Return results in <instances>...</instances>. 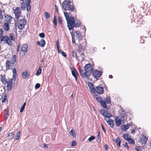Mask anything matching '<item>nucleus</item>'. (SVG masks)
Instances as JSON below:
<instances>
[{
	"instance_id": "nucleus-59",
	"label": "nucleus",
	"mask_w": 151,
	"mask_h": 151,
	"mask_svg": "<svg viewBox=\"0 0 151 151\" xmlns=\"http://www.w3.org/2000/svg\"><path fill=\"white\" fill-rule=\"evenodd\" d=\"M135 129H133L131 130V133L133 134H134L136 131Z\"/></svg>"
},
{
	"instance_id": "nucleus-2",
	"label": "nucleus",
	"mask_w": 151,
	"mask_h": 151,
	"mask_svg": "<svg viewBox=\"0 0 151 151\" xmlns=\"http://www.w3.org/2000/svg\"><path fill=\"white\" fill-rule=\"evenodd\" d=\"M63 13L67 21V27L68 29L70 30H72V31L74 32L73 28L74 27L75 22L74 18L71 16L72 15H70V13H68L67 12H64Z\"/></svg>"
},
{
	"instance_id": "nucleus-31",
	"label": "nucleus",
	"mask_w": 151,
	"mask_h": 151,
	"mask_svg": "<svg viewBox=\"0 0 151 151\" xmlns=\"http://www.w3.org/2000/svg\"><path fill=\"white\" fill-rule=\"evenodd\" d=\"M107 104H110L111 102V99L109 96H107L106 99H104Z\"/></svg>"
},
{
	"instance_id": "nucleus-53",
	"label": "nucleus",
	"mask_w": 151,
	"mask_h": 151,
	"mask_svg": "<svg viewBox=\"0 0 151 151\" xmlns=\"http://www.w3.org/2000/svg\"><path fill=\"white\" fill-rule=\"evenodd\" d=\"M76 142L75 140H74L72 141L71 145L73 146H74L76 145Z\"/></svg>"
},
{
	"instance_id": "nucleus-33",
	"label": "nucleus",
	"mask_w": 151,
	"mask_h": 151,
	"mask_svg": "<svg viewBox=\"0 0 151 151\" xmlns=\"http://www.w3.org/2000/svg\"><path fill=\"white\" fill-rule=\"evenodd\" d=\"M70 135L74 137H76V134H75V131L74 130L72 129L70 131Z\"/></svg>"
},
{
	"instance_id": "nucleus-4",
	"label": "nucleus",
	"mask_w": 151,
	"mask_h": 151,
	"mask_svg": "<svg viewBox=\"0 0 151 151\" xmlns=\"http://www.w3.org/2000/svg\"><path fill=\"white\" fill-rule=\"evenodd\" d=\"M16 62V56L14 55L13 56L11 60H7L5 64L6 70L12 69Z\"/></svg>"
},
{
	"instance_id": "nucleus-50",
	"label": "nucleus",
	"mask_w": 151,
	"mask_h": 151,
	"mask_svg": "<svg viewBox=\"0 0 151 151\" xmlns=\"http://www.w3.org/2000/svg\"><path fill=\"white\" fill-rule=\"evenodd\" d=\"M27 11L29 10L30 11L31 6L30 5V4H27Z\"/></svg>"
},
{
	"instance_id": "nucleus-36",
	"label": "nucleus",
	"mask_w": 151,
	"mask_h": 151,
	"mask_svg": "<svg viewBox=\"0 0 151 151\" xmlns=\"http://www.w3.org/2000/svg\"><path fill=\"white\" fill-rule=\"evenodd\" d=\"M20 131H19L17 132L16 135L15 136V140H17L19 138L20 135Z\"/></svg>"
},
{
	"instance_id": "nucleus-22",
	"label": "nucleus",
	"mask_w": 151,
	"mask_h": 151,
	"mask_svg": "<svg viewBox=\"0 0 151 151\" xmlns=\"http://www.w3.org/2000/svg\"><path fill=\"white\" fill-rule=\"evenodd\" d=\"M105 121L111 128H113V127L114 122L112 119H109L107 120H105Z\"/></svg>"
},
{
	"instance_id": "nucleus-52",
	"label": "nucleus",
	"mask_w": 151,
	"mask_h": 151,
	"mask_svg": "<svg viewBox=\"0 0 151 151\" xmlns=\"http://www.w3.org/2000/svg\"><path fill=\"white\" fill-rule=\"evenodd\" d=\"M58 22L60 24H61L62 22V20L61 18L60 17H58Z\"/></svg>"
},
{
	"instance_id": "nucleus-14",
	"label": "nucleus",
	"mask_w": 151,
	"mask_h": 151,
	"mask_svg": "<svg viewBox=\"0 0 151 151\" xmlns=\"http://www.w3.org/2000/svg\"><path fill=\"white\" fill-rule=\"evenodd\" d=\"M71 73L72 76L74 77L76 81L77 82V78L79 76V75L77 70L73 68L71 70Z\"/></svg>"
},
{
	"instance_id": "nucleus-45",
	"label": "nucleus",
	"mask_w": 151,
	"mask_h": 151,
	"mask_svg": "<svg viewBox=\"0 0 151 151\" xmlns=\"http://www.w3.org/2000/svg\"><path fill=\"white\" fill-rule=\"evenodd\" d=\"M9 112L8 111H5V114H4V117L6 119H7L8 118V117L9 116Z\"/></svg>"
},
{
	"instance_id": "nucleus-17",
	"label": "nucleus",
	"mask_w": 151,
	"mask_h": 151,
	"mask_svg": "<svg viewBox=\"0 0 151 151\" xmlns=\"http://www.w3.org/2000/svg\"><path fill=\"white\" fill-rule=\"evenodd\" d=\"M147 138L144 135H142L139 141L142 145H143L147 143Z\"/></svg>"
},
{
	"instance_id": "nucleus-25",
	"label": "nucleus",
	"mask_w": 151,
	"mask_h": 151,
	"mask_svg": "<svg viewBox=\"0 0 151 151\" xmlns=\"http://www.w3.org/2000/svg\"><path fill=\"white\" fill-rule=\"evenodd\" d=\"M85 58V55L83 53L81 54L80 56L78 58V60L79 61H82Z\"/></svg>"
},
{
	"instance_id": "nucleus-62",
	"label": "nucleus",
	"mask_w": 151,
	"mask_h": 151,
	"mask_svg": "<svg viewBox=\"0 0 151 151\" xmlns=\"http://www.w3.org/2000/svg\"><path fill=\"white\" fill-rule=\"evenodd\" d=\"M27 4H30L31 2V0H26Z\"/></svg>"
},
{
	"instance_id": "nucleus-18",
	"label": "nucleus",
	"mask_w": 151,
	"mask_h": 151,
	"mask_svg": "<svg viewBox=\"0 0 151 151\" xmlns=\"http://www.w3.org/2000/svg\"><path fill=\"white\" fill-rule=\"evenodd\" d=\"M56 47L57 49L58 50V53H60L61 54L65 57H66L67 56V55L65 53V52L63 51H60V50H59V46L58 45V40L56 42Z\"/></svg>"
},
{
	"instance_id": "nucleus-32",
	"label": "nucleus",
	"mask_w": 151,
	"mask_h": 151,
	"mask_svg": "<svg viewBox=\"0 0 151 151\" xmlns=\"http://www.w3.org/2000/svg\"><path fill=\"white\" fill-rule=\"evenodd\" d=\"M71 33L72 36V42L73 43L76 44L75 38L74 36V32L72 31V32Z\"/></svg>"
},
{
	"instance_id": "nucleus-7",
	"label": "nucleus",
	"mask_w": 151,
	"mask_h": 151,
	"mask_svg": "<svg viewBox=\"0 0 151 151\" xmlns=\"http://www.w3.org/2000/svg\"><path fill=\"white\" fill-rule=\"evenodd\" d=\"M27 23V21L24 19H22L19 20L17 23L18 28L20 29H22L24 27Z\"/></svg>"
},
{
	"instance_id": "nucleus-8",
	"label": "nucleus",
	"mask_w": 151,
	"mask_h": 151,
	"mask_svg": "<svg viewBox=\"0 0 151 151\" xmlns=\"http://www.w3.org/2000/svg\"><path fill=\"white\" fill-rule=\"evenodd\" d=\"M80 42H81L78 47L79 52H83L85 50L86 43L85 40H80Z\"/></svg>"
},
{
	"instance_id": "nucleus-26",
	"label": "nucleus",
	"mask_w": 151,
	"mask_h": 151,
	"mask_svg": "<svg viewBox=\"0 0 151 151\" xmlns=\"http://www.w3.org/2000/svg\"><path fill=\"white\" fill-rule=\"evenodd\" d=\"M112 116L111 114L108 111L107 113L106 116L104 117V120H107L108 119H110V117H112Z\"/></svg>"
},
{
	"instance_id": "nucleus-19",
	"label": "nucleus",
	"mask_w": 151,
	"mask_h": 151,
	"mask_svg": "<svg viewBox=\"0 0 151 151\" xmlns=\"http://www.w3.org/2000/svg\"><path fill=\"white\" fill-rule=\"evenodd\" d=\"M0 80L3 84H5L7 83V81L4 75L1 74L0 75Z\"/></svg>"
},
{
	"instance_id": "nucleus-57",
	"label": "nucleus",
	"mask_w": 151,
	"mask_h": 151,
	"mask_svg": "<svg viewBox=\"0 0 151 151\" xmlns=\"http://www.w3.org/2000/svg\"><path fill=\"white\" fill-rule=\"evenodd\" d=\"M101 127H102V129H103V131L104 132V133H106V130H105V129H104V126H103V124H101Z\"/></svg>"
},
{
	"instance_id": "nucleus-58",
	"label": "nucleus",
	"mask_w": 151,
	"mask_h": 151,
	"mask_svg": "<svg viewBox=\"0 0 151 151\" xmlns=\"http://www.w3.org/2000/svg\"><path fill=\"white\" fill-rule=\"evenodd\" d=\"M20 46H21V45H20V43H19L17 46V52L19 51V48L20 47Z\"/></svg>"
},
{
	"instance_id": "nucleus-21",
	"label": "nucleus",
	"mask_w": 151,
	"mask_h": 151,
	"mask_svg": "<svg viewBox=\"0 0 151 151\" xmlns=\"http://www.w3.org/2000/svg\"><path fill=\"white\" fill-rule=\"evenodd\" d=\"M88 85L90 90L91 92L93 93L95 91V88L93 86V84L89 82L88 83Z\"/></svg>"
},
{
	"instance_id": "nucleus-51",
	"label": "nucleus",
	"mask_w": 151,
	"mask_h": 151,
	"mask_svg": "<svg viewBox=\"0 0 151 151\" xmlns=\"http://www.w3.org/2000/svg\"><path fill=\"white\" fill-rule=\"evenodd\" d=\"M40 86V85L39 83H37L35 86V88L36 89L39 88Z\"/></svg>"
},
{
	"instance_id": "nucleus-29",
	"label": "nucleus",
	"mask_w": 151,
	"mask_h": 151,
	"mask_svg": "<svg viewBox=\"0 0 151 151\" xmlns=\"http://www.w3.org/2000/svg\"><path fill=\"white\" fill-rule=\"evenodd\" d=\"M130 137V135L128 133L124 134L123 135V138L126 140H127Z\"/></svg>"
},
{
	"instance_id": "nucleus-16",
	"label": "nucleus",
	"mask_w": 151,
	"mask_h": 151,
	"mask_svg": "<svg viewBox=\"0 0 151 151\" xmlns=\"http://www.w3.org/2000/svg\"><path fill=\"white\" fill-rule=\"evenodd\" d=\"M37 44L41 47H43L45 45V42L43 39H41L40 41H38L37 42Z\"/></svg>"
},
{
	"instance_id": "nucleus-9",
	"label": "nucleus",
	"mask_w": 151,
	"mask_h": 151,
	"mask_svg": "<svg viewBox=\"0 0 151 151\" xmlns=\"http://www.w3.org/2000/svg\"><path fill=\"white\" fill-rule=\"evenodd\" d=\"M22 12L20 8L17 7L14 10V13L15 14V19L18 20L21 16Z\"/></svg>"
},
{
	"instance_id": "nucleus-64",
	"label": "nucleus",
	"mask_w": 151,
	"mask_h": 151,
	"mask_svg": "<svg viewBox=\"0 0 151 151\" xmlns=\"http://www.w3.org/2000/svg\"><path fill=\"white\" fill-rule=\"evenodd\" d=\"M43 146L44 147H46L47 148H48V147L47 146V145L46 144H44L43 145Z\"/></svg>"
},
{
	"instance_id": "nucleus-24",
	"label": "nucleus",
	"mask_w": 151,
	"mask_h": 151,
	"mask_svg": "<svg viewBox=\"0 0 151 151\" xmlns=\"http://www.w3.org/2000/svg\"><path fill=\"white\" fill-rule=\"evenodd\" d=\"M29 75V72L25 71L23 72L22 74V76L23 78H25L28 77Z\"/></svg>"
},
{
	"instance_id": "nucleus-55",
	"label": "nucleus",
	"mask_w": 151,
	"mask_h": 151,
	"mask_svg": "<svg viewBox=\"0 0 151 151\" xmlns=\"http://www.w3.org/2000/svg\"><path fill=\"white\" fill-rule=\"evenodd\" d=\"M55 8L56 12L58 13V8L57 6L56 5H55Z\"/></svg>"
},
{
	"instance_id": "nucleus-48",
	"label": "nucleus",
	"mask_w": 151,
	"mask_h": 151,
	"mask_svg": "<svg viewBox=\"0 0 151 151\" xmlns=\"http://www.w3.org/2000/svg\"><path fill=\"white\" fill-rule=\"evenodd\" d=\"M45 16L46 18L48 19L50 17V15L47 12H45L44 13Z\"/></svg>"
},
{
	"instance_id": "nucleus-20",
	"label": "nucleus",
	"mask_w": 151,
	"mask_h": 151,
	"mask_svg": "<svg viewBox=\"0 0 151 151\" xmlns=\"http://www.w3.org/2000/svg\"><path fill=\"white\" fill-rule=\"evenodd\" d=\"M115 122L116 126L118 127L120 125L122 121L119 117H117L115 119Z\"/></svg>"
},
{
	"instance_id": "nucleus-54",
	"label": "nucleus",
	"mask_w": 151,
	"mask_h": 151,
	"mask_svg": "<svg viewBox=\"0 0 151 151\" xmlns=\"http://www.w3.org/2000/svg\"><path fill=\"white\" fill-rule=\"evenodd\" d=\"M135 149L137 151H139L141 150V147L140 146H136L135 147Z\"/></svg>"
},
{
	"instance_id": "nucleus-10",
	"label": "nucleus",
	"mask_w": 151,
	"mask_h": 151,
	"mask_svg": "<svg viewBox=\"0 0 151 151\" xmlns=\"http://www.w3.org/2000/svg\"><path fill=\"white\" fill-rule=\"evenodd\" d=\"M7 90H11L14 86V83H13V79H11L7 81Z\"/></svg>"
},
{
	"instance_id": "nucleus-63",
	"label": "nucleus",
	"mask_w": 151,
	"mask_h": 151,
	"mask_svg": "<svg viewBox=\"0 0 151 151\" xmlns=\"http://www.w3.org/2000/svg\"><path fill=\"white\" fill-rule=\"evenodd\" d=\"M121 143H117V145L119 147H120V144Z\"/></svg>"
},
{
	"instance_id": "nucleus-41",
	"label": "nucleus",
	"mask_w": 151,
	"mask_h": 151,
	"mask_svg": "<svg viewBox=\"0 0 151 151\" xmlns=\"http://www.w3.org/2000/svg\"><path fill=\"white\" fill-rule=\"evenodd\" d=\"M26 102H24L22 106H21L20 109V112H22L24 110V109L25 106L26 105Z\"/></svg>"
},
{
	"instance_id": "nucleus-15",
	"label": "nucleus",
	"mask_w": 151,
	"mask_h": 151,
	"mask_svg": "<svg viewBox=\"0 0 151 151\" xmlns=\"http://www.w3.org/2000/svg\"><path fill=\"white\" fill-rule=\"evenodd\" d=\"M5 19L4 20V22L11 23L12 17L9 15H7L5 16Z\"/></svg>"
},
{
	"instance_id": "nucleus-39",
	"label": "nucleus",
	"mask_w": 151,
	"mask_h": 151,
	"mask_svg": "<svg viewBox=\"0 0 151 151\" xmlns=\"http://www.w3.org/2000/svg\"><path fill=\"white\" fill-rule=\"evenodd\" d=\"M6 98L7 96L6 94L4 95L3 96H2L1 98L2 102H4L6 101Z\"/></svg>"
},
{
	"instance_id": "nucleus-38",
	"label": "nucleus",
	"mask_w": 151,
	"mask_h": 151,
	"mask_svg": "<svg viewBox=\"0 0 151 151\" xmlns=\"http://www.w3.org/2000/svg\"><path fill=\"white\" fill-rule=\"evenodd\" d=\"M72 53L73 57V58H76V59L78 60V57L77 56V54L74 51H73Z\"/></svg>"
},
{
	"instance_id": "nucleus-34",
	"label": "nucleus",
	"mask_w": 151,
	"mask_h": 151,
	"mask_svg": "<svg viewBox=\"0 0 151 151\" xmlns=\"http://www.w3.org/2000/svg\"><path fill=\"white\" fill-rule=\"evenodd\" d=\"M21 7L23 10H24L26 8V5L24 2H22L20 4Z\"/></svg>"
},
{
	"instance_id": "nucleus-47",
	"label": "nucleus",
	"mask_w": 151,
	"mask_h": 151,
	"mask_svg": "<svg viewBox=\"0 0 151 151\" xmlns=\"http://www.w3.org/2000/svg\"><path fill=\"white\" fill-rule=\"evenodd\" d=\"M95 138V136H92L90 137L88 139V140L89 141H91L93 140H94Z\"/></svg>"
},
{
	"instance_id": "nucleus-43",
	"label": "nucleus",
	"mask_w": 151,
	"mask_h": 151,
	"mask_svg": "<svg viewBox=\"0 0 151 151\" xmlns=\"http://www.w3.org/2000/svg\"><path fill=\"white\" fill-rule=\"evenodd\" d=\"M127 141H128L129 143L130 144H134L135 142L133 140L131 137Z\"/></svg>"
},
{
	"instance_id": "nucleus-49",
	"label": "nucleus",
	"mask_w": 151,
	"mask_h": 151,
	"mask_svg": "<svg viewBox=\"0 0 151 151\" xmlns=\"http://www.w3.org/2000/svg\"><path fill=\"white\" fill-rule=\"evenodd\" d=\"M39 36L42 38H44L45 37V34L44 33H41L39 34Z\"/></svg>"
},
{
	"instance_id": "nucleus-30",
	"label": "nucleus",
	"mask_w": 151,
	"mask_h": 151,
	"mask_svg": "<svg viewBox=\"0 0 151 151\" xmlns=\"http://www.w3.org/2000/svg\"><path fill=\"white\" fill-rule=\"evenodd\" d=\"M41 72L42 68H41V66H40L37 71L36 73V75L37 76H39L41 73Z\"/></svg>"
},
{
	"instance_id": "nucleus-12",
	"label": "nucleus",
	"mask_w": 151,
	"mask_h": 151,
	"mask_svg": "<svg viewBox=\"0 0 151 151\" xmlns=\"http://www.w3.org/2000/svg\"><path fill=\"white\" fill-rule=\"evenodd\" d=\"M92 74L93 77L97 79L101 76V73L99 71L96 70L93 71Z\"/></svg>"
},
{
	"instance_id": "nucleus-1",
	"label": "nucleus",
	"mask_w": 151,
	"mask_h": 151,
	"mask_svg": "<svg viewBox=\"0 0 151 151\" xmlns=\"http://www.w3.org/2000/svg\"><path fill=\"white\" fill-rule=\"evenodd\" d=\"M84 68L83 69L81 67L78 68L81 76L83 78H86L90 80V76L93 69L92 65L90 63H88L85 65Z\"/></svg>"
},
{
	"instance_id": "nucleus-61",
	"label": "nucleus",
	"mask_w": 151,
	"mask_h": 151,
	"mask_svg": "<svg viewBox=\"0 0 151 151\" xmlns=\"http://www.w3.org/2000/svg\"><path fill=\"white\" fill-rule=\"evenodd\" d=\"M3 17V16L2 15L1 12V11L0 12V19H2Z\"/></svg>"
},
{
	"instance_id": "nucleus-27",
	"label": "nucleus",
	"mask_w": 151,
	"mask_h": 151,
	"mask_svg": "<svg viewBox=\"0 0 151 151\" xmlns=\"http://www.w3.org/2000/svg\"><path fill=\"white\" fill-rule=\"evenodd\" d=\"M81 24V22L79 20H77L76 22H75L74 27H79L80 26Z\"/></svg>"
},
{
	"instance_id": "nucleus-60",
	"label": "nucleus",
	"mask_w": 151,
	"mask_h": 151,
	"mask_svg": "<svg viewBox=\"0 0 151 151\" xmlns=\"http://www.w3.org/2000/svg\"><path fill=\"white\" fill-rule=\"evenodd\" d=\"M104 147L105 148V149L106 150H107V149H108V145L106 144H105L104 145Z\"/></svg>"
},
{
	"instance_id": "nucleus-42",
	"label": "nucleus",
	"mask_w": 151,
	"mask_h": 151,
	"mask_svg": "<svg viewBox=\"0 0 151 151\" xmlns=\"http://www.w3.org/2000/svg\"><path fill=\"white\" fill-rule=\"evenodd\" d=\"M53 23L55 26H56L57 24V20L56 16L55 15L54 17L53 20Z\"/></svg>"
},
{
	"instance_id": "nucleus-46",
	"label": "nucleus",
	"mask_w": 151,
	"mask_h": 151,
	"mask_svg": "<svg viewBox=\"0 0 151 151\" xmlns=\"http://www.w3.org/2000/svg\"><path fill=\"white\" fill-rule=\"evenodd\" d=\"M14 133L13 132H12L10 133H9V134H8V135L7 136V137H8V139H12L13 137H12L10 138V136H13L14 135Z\"/></svg>"
},
{
	"instance_id": "nucleus-44",
	"label": "nucleus",
	"mask_w": 151,
	"mask_h": 151,
	"mask_svg": "<svg viewBox=\"0 0 151 151\" xmlns=\"http://www.w3.org/2000/svg\"><path fill=\"white\" fill-rule=\"evenodd\" d=\"M3 33L4 32L3 30L1 29H0V40H1V39L2 37L4 36L2 35L3 34ZM2 42H0V43Z\"/></svg>"
},
{
	"instance_id": "nucleus-40",
	"label": "nucleus",
	"mask_w": 151,
	"mask_h": 151,
	"mask_svg": "<svg viewBox=\"0 0 151 151\" xmlns=\"http://www.w3.org/2000/svg\"><path fill=\"white\" fill-rule=\"evenodd\" d=\"M114 140L116 143H121V142H122L120 138L119 137H118L116 139H114Z\"/></svg>"
},
{
	"instance_id": "nucleus-13",
	"label": "nucleus",
	"mask_w": 151,
	"mask_h": 151,
	"mask_svg": "<svg viewBox=\"0 0 151 151\" xmlns=\"http://www.w3.org/2000/svg\"><path fill=\"white\" fill-rule=\"evenodd\" d=\"M96 101L99 103H100L102 106L104 108L106 109L107 106L106 102L102 100L101 97H99L96 99Z\"/></svg>"
},
{
	"instance_id": "nucleus-11",
	"label": "nucleus",
	"mask_w": 151,
	"mask_h": 151,
	"mask_svg": "<svg viewBox=\"0 0 151 151\" xmlns=\"http://www.w3.org/2000/svg\"><path fill=\"white\" fill-rule=\"evenodd\" d=\"M28 46L27 44H24L21 47V53L22 56H24L27 51Z\"/></svg>"
},
{
	"instance_id": "nucleus-6",
	"label": "nucleus",
	"mask_w": 151,
	"mask_h": 151,
	"mask_svg": "<svg viewBox=\"0 0 151 151\" xmlns=\"http://www.w3.org/2000/svg\"><path fill=\"white\" fill-rule=\"evenodd\" d=\"M124 112V111L123 110ZM127 115L126 113L125 112H123V131L126 130L129 128L132 124V123H127Z\"/></svg>"
},
{
	"instance_id": "nucleus-35",
	"label": "nucleus",
	"mask_w": 151,
	"mask_h": 151,
	"mask_svg": "<svg viewBox=\"0 0 151 151\" xmlns=\"http://www.w3.org/2000/svg\"><path fill=\"white\" fill-rule=\"evenodd\" d=\"M12 69L13 73V77H16L17 76V70L16 68H14Z\"/></svg>"
},
{
	"instance_id": "nucleus-23",
	"label": "nucleus",
	"mask_w": 151,
	"mask_h": 151,
	"mask_svg": "<svg viewBox=\"0 0 151 151\" xmlns=\"http://www.w3.org/2000/svg\"><path fill=\"white\" fill-rule=\"evenodd\" d=\"M10 24L4 22L3 28L5 31H8L9 30L10 28L9 25Z\"/></svg>"
},
{
	"instance_id": "nucleus-28",
	"label": "nucleus",
	"mask_w": 151,
	"mask_h": 151,
	"mask_svg": "<svg viewBox=\"0 0 151 151\" xmlns=\"http://www.w3.org/2000/svg\"><path fill=\"white\" fill-rule=\"evenodd\" d=\"M108 111L104 109H102L100 110V112L104 117L106 116V114L108 113Z\"/></svg>"
},
{
	"instance_id": "nucleus-37",
	"label": "nucleus",
	"mask_w": 151,
	"mask_h": 151,
	"mask_svg": "<svg viewBox=\"0 0 151 151\" xmlns=\"http://www.w3.org/2000/svg\"><path fill=\"white\" fill-rule=\"evenodd\" d=\"M74 33H76V36L78 38H81V33H80L79 31H76V32H74Z\"/></svg>"
},
{
	"instance_id": "nucleus-56",
	"label": "nucleus",
	"mask_w": 151,
	"mask_h": 151,
	"mask_svg": "<svg viewBox=\"0 0 151 151\" xmlns=\"http://www.w3.org/2000/svg\"><path fill=\"white\" fill-rule=\"evenodd\" d=\"M123 145L124 147H127V149H129V148L127 143H125L124 145L123 144Z\"/></svg>"
},
{
	"instance_id": "nucleus-3",
	"label": "nucleus",
	"mask_w": 151,
	"mask_h": 151,
	"mask_svg": "<svg viewBox=\"0 0 151 151\" xmlns=\"http://www.w3.org/2000/svg\"><path fill=\"white\" fill-rule=\"evenodd\" d=\"M71 3L69 0H65L62 4L63 9L66 11L68 10L71 13L72 12H75L76 10L73 5H71Z\"/></svg>"
},
{
	"instance_id": "nucleus-5",
	"label": "nucleus",
	"mask_w": 151,
	"mask_h": 151,
	"mask_svg": "<svg viewBox=\"0 0 151 151\" xmlns=\"http://www.w3.org/2000/svg\"><path fill=\"white\" fill-rule=\"evenodd\" d=\"M104 92L103 88L101 86V85H99V86H96L95 88V91L93 92V93L94 97L95 99L99 97H101L100 96V94H102Z\"/></svg>"
}]
</instances>
